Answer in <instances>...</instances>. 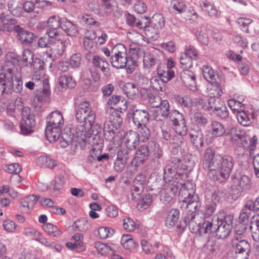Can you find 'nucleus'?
Here are the masks:
<instances>
[{
  "label": "nucleus",
  "mask_w": 259,
  "mask_h": 259,
  "mask_svg": "<svg viewBox=\"0 0 259 259\" xmlns=\"http://www.w3.org/2000/svg\"><path fill=\"white\" fill-rule=\"evenodd\" d=\"M118 129L115 128L110 121L106 120L104 122L103 132L106 140L109 141L114 147H117L121 143L120 139L117 135Z\"/></svg>",
  "instance_id": "nucleus-11"
},
{
  "label": "nucleus",
  "mask_w": 259,
  "mask_h": 259,
  "mask_svg": "<svg viewBox=\"0 0 259 259\" xmlns=\"http://www.w3.org/2000/svg\"><path fill=\"white\" fill-rule=\"evenodd\" d=\"M176 134L179 136H185L188 132V127L185 119L172 124Z\"/></svg>",
  "instance_id": "nucleus-43"
},
{
  "label": "nucleus",
  "mask_w": 259,
  "mask_h": 259,
  "mask_svg": "<svg viewBox=\"0 0 259 259\" xmlns=\"http://www.w3.org/2000/svg\"><path fill=\"white\" fill-rule=\"evenodd\" d=\"M140 136L139 134L133 131H128L124 135V144L129 150L135 149L139 145Z\"/></svg>",
  "instance_id": "nucleus-18"
},
{
  "label": "nucleus",
  "mask_w": 259,
  "mask_h": 259,
  "mask_svg": "<svg viewBox=\"0 0 259 259\" xmlns=\"http://www.w3.org/2000/svg\"><path fill=\"white\" fill-rule=\"evenodd\" d=\"M145 51L143 49L140 48L130 49L129 51L130 58L132 64H136L139 59L143 58Z\"/></svg>",
  "instance_id": "nucleus-46"
},
{
  "label": "nucleus",
  "mask_w": 259,
  "mask_h": 259,
  "mask_svg": "<svg viewBox=\"0 0 259 259\" xmlns=\"http://www.w3.org/2000/svg\"><path fill=\"white\" fill-rule=\"evenodd\" d=\"M101 151L100 146L99 147H93L90 152L88 161L90 163H93L96 160L103 161L104 160H107L109 158L108 155L107 154L101 155Z\"/></svg>",
  "instance_id": "nucleus-30"
},
{
  "label": "nucleus",
  "mask_w": 259,
  "mask_h": 259,
  "mask_svg": "<svg viewBox=\"0 0 259 259\" xmlns=\"http://www.w3.org/2000/svg\"><path fill=\"white\" fill-rule=\"evenodd\" d=\"M14 79L15 82H13V87L10 90H13L16 93H20L23 90V82L21 73L19 71L15 76Z\"/></svg>",
  "instance_id": "nucleus-60"
},
{
  "label": "nucleus",
  "mask_w": 259,
  "mask_h": 259,
  "mask_svg": "<svg viewBox=\"0 0 259 259\" xmlns=\"http://www.w3.org/2000/svg\"><path fill=\"white\" fill-rule=\"evenodd\" d=\"M36 164L40 167L44 168H54L57 164L55 160L46 156H41L37 158Z\"/></svg>",
  "instance_id": "nucleus-40"
},
{
  "label": "nucleus",
  "mask_w": 259,
  "mask_h": 259,
  "mask_svg": "<svg viewBox=\"0 0 259 259\" xmlns=\"http://www.w3.org/2000/svg\"><path fill=\"white\" fill-rule=\"evenodd\" d=\"M143 62L144 67L149 69L157 64L159 60L154 51L147 50L143 57Z\"/></svg>",
  "instance_id": "nucleus-27"
},
{
  "label": "nucleus",
  "mask_w": 259,
  "mask_h": 259,
  "mask_svg": "<svg viewBox=\"0 0 259 259\" xmlns=\"http://www.w3.org/2000/svg\"><path fill=\"white\" fill-rule=\"evenodd\" d=\"M152 199V196L150 194L145 195L137 203L138 209L140 210H143L147 208L151 204Z\"/></svg>",
  "instance_id": "nucleus-59"
},
{
  "label": "nucleus",
  "mask_w": 259,
  "mask_h": 259,
  "mask_svg": "<svg viewBox=\"0 0 259 259\" xmlns=\"http://www.w3.org/2000/svg\"><path fill=\"white\" fill-rule=\"evenodd\" d=\"M110 62L113 67L116 68H123L128 63L127 56L121 55L111 57Z\"/></svg>",
  "instance_id": "nucleus-39"
},
{
  "label": "nucleus",
  "mask_w": 259,
  "mask_h": 259,
  "mask_svg": "<svg viewBox=\"0 0 259 259\" xmlns=\"http://www.w3.org/2000/svg\"><path fill=\"white\" fill-rule=\"evenodd\" d=\"M61 128L47 125L45 135L47 139L51 143L58 140L61 135Z\"/></svg>",
  "instance_id": "nucleus-31"
},
{
  "label": "nucleus",
  "mask_w": 259,
  "mask_h": 259,
  "mask_svg": "<svg viewBox=\"0 0 259 259\" xmlns=\"http://www.w3.org/2000/svg\"><path fill=\"white\" fill-rule=\"evenodd\" d=\"M54 38L49 37V36H42L38 39L37 44L39 47L42 48L49 47V45L52 44L54 48L52 49L54 50V53L56 55L60 56L63 55L64 52L59 54L58 49L59 48L58 46L59 45L56 42L57 41Z\"/></svg>",
  "instance_id": "nucleus-25"
},
{
  "label": "nucleus",
  "mask_w": 259,
  "mask_h": 259,
  "mask_svg": "<svg viewBox=\"0 0 259 259\" xmlns=\"http://www.w3.org/2000/svg\"><path fill=\"white\" fill-rule=\"evenodd\" d=\"M32 66L34 71L33 79L36 81L40 80L45 75L44 61L36 58L34 59Z\"/></svg>",
  "instance_id": "nucleus-24"
},
{
  "label": "nucleus",
  "mask_w": 259,
  "mask_h": 259,
  "mask_svg": "<svg viewBox=\"0 0 259 259\" xmlns=\"http://www.w3.org/2000/svg\"><path fill=\"white\" fill-rule=\"evenodd\" d=\"M43 228L47 233L54 237H59L62 234L61 231L56 226L51 223L44 225Z\"/></svg>",
  "instance_id": "nucleus-47"
},
{
  "label": "nucleus",
  "mask_w": 259,
  "mask_h": 259,
  "mask_svg": "<svg viewBox=\"0 0 259 259\" xmlns=\"http://www.w3.org/2000/svg\"><path fill=\"white\" fill-rule=\"evenodd\" d=\"M73 136L75 137L78 140L85 141L87 135L85 126L83 125H79L76 126Z\"/></svg>",
  "instance_id": "nucleus-61"
},
{
  "label": "nucleus",
  "mask_w": 259,
  "mask_h": 259,
  "mask_svg": "<svg viewBox=\"0 0 259 259\" xmlns=\"http://www.w3.org/2000/svg\"><path fill=\"white\" fill-rule=\"evenodd\" d=\"M161 137L165 141H170L172 134L171 129L167 122H163L160 126Z\"/></svg>",
  "instance_id": "nucleus-54"
},
{
  "label": "nucleus",
  "mask_w": 259,
  "mask_h": 259,
  "mask_svg": "<svg viewBox=\"0 0 259 259\" xmlns=\"http://www.w3.org/2000/svg\"><path fill=\"white\" fill-rule=\"evenodd\" d=\"M34 59L33 52L29 49H25L18 61L20 63L21 65L23 66H32Z\"/></svg>",
  "instance_id": "nucleus-36"
},
{
  "label": "nucleus",
  "mask_w": 259,
  "mask_h": 259,
  "mask_svg": "<svg viewBox=\"0 0 259 259\" xmlns=\"http://www.w3.org/2000/svg\"><path fill=\"white\" fill-rule=\"evenodd\" d=\"M171 9L176 14H181L186 12L187 6L183 1L173 0L171 2Z\"/></svg>",
  "instance_id": "nucleus-55"
},
{
  "label": "nucleus",
  "mask_w": 259,
  "mask_h": 259,
  "mask_svg": "<svg viewBox=\"0 0 259 259\" xmlns=\"http://www.w3.org/2000/svg\"><path fill=\"white\" fill-rule=\"evenodd\" d=\"M180 211L177 209H171L167 213L165 223L168 227H172L176 225L180 218Z\"/></svg>",
  "instance_id": "nucleus-34"
},
{
  "label": "nucleus",
  "mask_w": 259,
  "mask_h": 259,
  "mask_svg": "<svg viewBox=\"0 0 259 259\" xmlns=\"http://www.w3.org/2000/svg\"><path fill=\"white\" fill-rule=\"evenodd\" d=\"M92 63L94 67L99 68L105 75L109 73V64L103 57L98 55L94 56L92 59Z\"/></svg>",
  "instance_id": "nucleus-29"
},
{
  "label": "nucleus",
  "mask_w": 259,
  "mask_h": 259,
  "mask_svg": "<svg viewBox=\"0 0 259 259\" xmlns=\"http://www.w3.org/2000/svg\"><path fill=\"white\" fill-rule=\"evenodd\" d=\"M73 226L79 231L84 232L90 229L91 225L85 219H80L76 221Z\"/></svg>",
  "instance_id": "nucleus-58"
},
{
  "label": "nucleus",
  "mask_w": 259,
  "mask_h": 259,
  "mask_svg": "<svg viewBox=\"0 0 259 259\" xmlns=\"http://www.w3.org/2000/svg\"><path fill=\"white\" fill-rule=\"evenodd\" d=\"M18 71L16 68H8L0 73V77L3 80L7 89L10 90L13 87V82Z\"/></svg>",
  "instance_id": "nucleus-19"
},
{
  "label": "nucleus",
  "mask_w": 259,
  "mask_h": 259,
  "mask_svg": "<svg viewBox=\"0 0 259 259\" xmlns=\"http://www.w3.org/2000/svg\"><path fill=\"white\" fill-rule=\"evenodd\" d=\"M149 119V113L146 110L137 109L133 113V123L138 127L146 125Z\"/></svg>",
  "instance_id": "nucleus-17"
},
{
  "label": "nucleus",
  "mask_w": 259,
  "mask_h": 259,
  "mask_svg": "<svg viewBox=\"0 0 259 259\" xmlns=\"http://www.w3.org/2000/svg\"><path fill=\"white\" fill-rule=\"evenodd\" d=\"M22 122L20 125L22 134L27 135L33 132L32 127L35 125L34 116L28 107H24L22 109Z\"/></svg>",
  "instance_id": "nucleus-6"
},
{
  "label": "nucleus",
  "mask_w": 259,
  "mask_h": 259,
  "mask_svg": "<svg viewBox=\"0 0 259 259\" xmlns=\"http://www.w3.org/2000/svg\"><path fill=\"white\" fill-rule=\"evenodd\" d=\"M17 37L20 42L24 46H29L36 39V35L32 32L20 27L17 30Z\"/></svg>",
  "instance_id": "nucleus-14"
},
{
  "label": "nucleus",
  "mask_w": 259,
  "mask_h": 259,
  "mask_svg": "<svg viewBox=\"0 0 259 259\" xmlns=\"http://www.w3.org/2000/svg\"><path fill=\"white\" fill-rule=\"evenodd\" d=\"M232 248L237 259H248L250 252V245L245 239L232 240Z\"/></svg>",
  "instance_id": "nucleus-9"
},
{
  "label": "nucleus",
  "mask_w": 259,
  "mask_h": 259,
  "mask_svg": "<svg viewBox=\"0 0 259 259\" xmlns=\"http://www.w3.org/2000/svg\"><path fill=\"white\" fill-rule=\"evenodd\" d=\"M127 55L126 49L121 44H116L111 50V57Z\"/></svg>",
  "instance_id": "nucleus-64"
},
{
  "label": "nucleus",
  "mask_w": 259,
  "mask_h": 259,
  "mask_svg": "<svg viewBox=\"0 0 259 259\" xmlns=\"http://www.w3.org/2000/svg\"><path fill=\"white\" fill-rule=\"evenodd\" d=\"M122 91L127 97L130 99L136 98L137 94L139 92V90L137 85L133 82H127L125 83L122 88Z\"/></svg>",
  "instance_id": "nucleus-38"
},
{
  "label": "nucleus",
  "mask_w": 259,
  "mask_h": 259,
  "mask_svg": "<svg viewBox=\"0 0 259 259\" xmlns=\"http://www.w3.org/2000/svg\"><path fill=\"white\" fill-rule=\"evenodd\" d=\"M209 131L213 137H218L224 135L226 133V128L222 123L213 120L209 125Z\"/></svg>",
  "instance_id": "nucleus-33"
},
{
  "label": "nucleus",
  "mask_w": 259,
  "mask_h": 259,
  "mask_svg": "<svg viewBox=\"0 0 259 259\" xmlns=\"http://www.w3.org/2000/svg\"><path fill=\"white\" fill-rule=\"evenodd\" d=\"M247 225L245 224H238L235 228V233L232 240L244 239L246 235Z\"/></svg>",
  "instance_id": "nucleus-57"
},
{
  "label": "nucleus",
  "mask_w": 259,
  "mask_h": 259,
  "mask_svg": "<svg viewBox=\"0 0 259 259\" xmlns=\"http://www.w3.org/2000/svg\"><path fill=\"white\" fill-rule=\"evenodd\" d=\"M80 22L83 25H90L97 30L100 28L101 24L89 15H84L80 19Z\"/></svg>",
  "instance_id": "nucleus-49"
},
{
  "label": "nucleus",
  "mask_w": 259,
  "mask_h": 259,
  "mask_svg": "<svg viewBox=\"0 0 259 259\" xmlns=\"http://www.w3.org/2000/svg\"><path fill=\"white\" fill-rule=\"evenodd\" d=\"M172 124L185 119L184 115L177 110H172L169 111L168 116Z\"/></svg>",
  "instance_id": "nucleus-63"
},
{
  "label": "nucleus",
  "mask_w": 259,
  "mask_h": 259,
  "mask_svg": "<svg viewBox=\"0 0 259 259\" xmlns=\"http://www.w3.org/2000/svg\"><path fill=\"white\" fill-rule=\"evenodd\" d=\"M62 18L55 15L51 16L47 21L46 31V34L51 38L55 39L57 41L56 42L59 45L58 49L59 54L64 52L66 48L70 45L69 39L62 38L63 33L59 30L62 28Z\"/></svg>",
  "instance_id": "nucleus-3"
},
{
  "label": "nucleus",
  "mask_w": 259,
  "mask_h": 259,
  "mask_svg": "<svg viewBox=\"0 0 259 259\" xmlns=\"http://www.w3.org/2000/svg\"><path fill=\"white\" fill-rule=\"evenodd\" d=\"M61 29L70 36H75L79 33L77 25L65 18H62Z\"/></svg>",
  "instance_id": "nucleus-28"
},
{
  "label": "nucleus",
  "mask_w": 259,
  "mask_h": 259,
  "mask_svg": "<svg viewBox=\"0 0 259 259\" xmlns=\"http://www.w3.org/2000/svg\"><path fill=\"white\" fill-rule=\"evenodd\" d=\"M75 117L79 122H89L91 125L94 122L96 114L95 111L92 110L90 103L85 101L76 107Z\"/></svg>",
  "instance_id": "nucleus-5"
},
{
  "label": "nucleus",
  "mask_w": 259,
  "mask_h": 259,
  "mask_svg": "<svg viewBox=\"0 0 259 259\" xmlns=\"http://www.w3.org/2000/svg\"><path fill=\"white\" fill-rule=\"evenodd\" d=\"M188 134L193 146L197 150L201 151L204 144V137L202 131L198 128H192Z\"/></svg>",
  "instance_id": "nucleus-12"
},
{
  "label": "nucleus",
  "mask_w": 259,
  "mask_h": 259,
  "mask_svg": "<svg viewBox=\"0 0 259 259\" xmlns=\"http://www.w3.org/2000/svg\"><path fill=\"white\" fill-rule=\"evenodd\" d=\"M59 88L61 89L73 88L75 85V81L72 77L64 75L59 77L58 79Z\"/></svg>",
  "instance_id": "nucleus-41"
},
{
  "label": "nucleus",
  "mask_w": 259,
  "mask_h": 259,
  "mask_svg": "<svg viewBox=\"0 0 259 259\" xmlns=\"http://www.w3.org/2000/svg\"><path fill=\"white\" fill-rule=\"evenodd\" d=\"M65 181L63 176L61 175L55 177L50 184L46 187V189L49 191H59L65 184Z\"/></svg>",
  "instance_id": "nucleus-37"
},
{
  "label": "nucleus",
  "mask_w": 259,
  "mask_h": 259,
  "mask_svg": "<svg viewBox=\"0 0 259 259\" xmlns=\"http://www.w3.org/2000/svg\"><path fill=\"white\" fill-rule=\"evenodd\" d=\"M180 77L186 86L191 87V90L195 89L196 77L192 71L188 69H183L180 73Z\"/></svg>",
  "instance_id": "nucleus-20"
},
{
  "label": "nucleus",
  "mask_w": 259,
  "mask_h": 259,
  "mask_svg": "<svg viewBox=\"0 0 259 259\" xmlns=\"http://www.w3.org/2000/svg\"><path fill=\"white\" fill-rule=\"evenodd\" d=\"M187 223L191 232L193 233H199L200 235L207 234L206 229H208L211 224L209 222V219H204L203 222H198V217L195 214H192L191 216H186Z\"/></svg>",
  "instance_id": "nucleus-7"
},
{
  "label": "nucleus",
  "mask_w": 259,
  "mask_h": 259,
  "mask_svg": "<svg viewBox=\"0 0 259 259\" xmlns=\"http://www.w3.org/2000/svg\"><path fill=\"white\" fill-rule=\"evenodd\" d=\"M149 20L148 18L147 20H144L143 22H139L138 26L139 29H142L144 31L147 39L156 40L158 37V30L157 28L153 27L151 23L148 24Z\"/></svg>",
  "instance_id": "nucleus-13"
},
{
  "label": "nucleus",
  "mask_w": 259,
  "mask_h": 259,
  "mask_svg": "<svg viewBox=\"0 0 259 259\" xmlns=\"http://www.w3.org/2000/svg\"><path fill=\"white\" fill-rule=\"evenodd\" d=\"M0 18L2 23V25L0 26L1 31L9 32L14 31L16 33L20 27V25H16V21L14 19L7 18L4 16H1Z\"/></svg>",
  "instance_id": "nucleus-22"
},
{
  "label": "nucleus",
  "mask_w": 259,
  "mask_h": 259,
  "mask_svg": "<svg viewBox=\"0 0 259 259\" xmlns=\"http://www.w3.org/2000/svg\"><path fill=\"white\" fill-rule=\"evenodd\" d=\"M234 217L232 215H228L224 219L220 220L218 217L214 216L212 219H209L211 224L208 229L207 228V233H216V236L219 239H224L227 237L232 229V224Z\"/></svg>",
  "instance_id": "nucleus-4"
},
{
  "label": "nucleus",
  "mask_w": 259,
  "mask_h": 259,
  "mask_svg": "<svg viewBox=\"0 0 259 259\" xmlns=\"http://www.w3.org/2000/svg\"><path fill=\"white\" fill-rule=\"evenodd\" d=\"M64 123L63 118L61 113L57 110L52 112L48 117L47 125L61 128Z\"/></svg>",
  "instance_id": "nucleus-23"
},
{
  "label": "nucleus",
  "mask_w": 259,
  "mask_h": 259,
  "mask_svg": "<svg viewBox=\"0 0 259 259\" xmlns=\"http://www.w3.org/2000/svg\"><path fill=\"white\" fill-rule=\"evenodd\" d=\"M150 142L147 144L141 145L136 150L134 160L137 163H143L147 159L150 152L151 147L150 146Z\"/></svg>",
  "instance_id": "nucleus-21"
},
{
  "label": "nucleus",
  "mask_w": 259,
  "mask_h": 259,
  "mask_svg": "<svg viewBox=\"0 0 259 259\" xmlns=\"http://www.w3.org/2000/svg\"><path fill=\"white\" fill-rule=\"evenodd\" d=\"M151 23L157 28V30L161 29L165 26V19L163 16L160 14H156L152 17Z\"/></svg>",
  "instance_id": "nucleus-56"
},
{
  "label": "nucleus",
  "mask_w": 259,
  "mask_h": 259,
  "mask_svg": "<svg viewBox=\"0 0 259 259\" xmlns=\"http://www.w3.org/2000/svg\"><path fill=\"white\" fill-rule=\"evenodd\" d=\"M150 85L153 90L157 92H164L165 90L164 82L158 75L153 76L151 78Z\"/></svg>",
  "instance_id": "nucleus-48"
},
{
  "label": "nucleus",
  "mask_w": 259,
  "mask_h": 259,
  "mask_svg": "<svg viewBox=\"0 0 259 259\" xmlns=\"http://www.w3.org/2000/svg\"><path fill=\"white\" fill-rule=\"evenodd\" d=\"M234 164L232 156L216 154L215 150L211 147H207L204 151L202 167L214 181L222 183L228 179Z\"/></svg>",
  "instance_id": "nucleus-1"
},
{
  "label": "nucleus",
  "mask_w": 259,
  "mask_h": 259,
  "mask_svg": "<svg viewBox=\"0 0 259 259\" xmlns=\"http://www.w3.org/2000/svg\"><path fill=\"white\" fill-rule=\"evenodd\" d=\"M250 229L252 233L254 240L259 242V217L253 218V220L250 222Z\"/></svg>",
  "instance_id": "nucleus-52"
},
{
  "label": "nucleus",
  "mask_w": 259,
  "mask_h": 259,
  "mask_svg": "<svg viewBox=\"0 0 259 259\" xmlns=\"http://www.w3.org/2000/svg\"><path fill=\"white\" fill-rule=\"evenodd\" d=\"M95 247L103 255L110 254L115 252L114 247L100 242L95 243Z\"/></svg>",
  "instance_id": "nucleus-51"
},
{
  "label": "nucleus",
  "mask_w": 259,
  "mask_h": 259,
  "mask_svg": "<svg viewBox=\"0 0 259 259\" xmlns=\"http://www.w3.org/2000/svg\"><path fill=\"white\" fill-rule=\"evenodd\" d=\"M140 178V177H137L133 182L131 189V195L133 200L139 199L144 190V185L141 179H139Z\"/></svg>",
  "instance_id": "nucleus-35"
},
{
  "label": "nucleus",
  "mask_w": 259,
  "mask_h": 259,
  "mask_svg": "<svg viewBox=\"0 0 259 259\" xmlns=\"http://www.w3.org/2000/svg\"><path fill=\"white\" fill-rule=\"evenodd\" d=\"M198 200L199 198L198 195H194L193 197H191V199L184 202L183 205L186 204L188 211L194 213L197 210L200 205Z\"/></svg>",
  "instance_id": "nucleus-45"
},
{
  "label": "nucleus",
  "mask_w": 259,
  "mask_h": 259,
  "mask_svg": "<svg viewBox=\"0 0 259 259\" xmlns=\"http://www.w3.org/2000/svg\"><path fill=\"white\" fill-rule=\"evenodd\" d=\"M169 111V103L167 100H163V104L152 111L153 116L155 120L161 121L168 117Z\"/></svg>",
  "instance_id": "nucleus-16"
},
{
  "label": "nucleus",
  "mask_w": 259,
  "mask_h": 259,
  "mask_svg": "<svg viewBox=\"0 0 259 259\" xmlns=\"http://www.w3.org/2000/svg\"><path fill=\"white\" fill-rule=\"evenodd\" d=\"M157 74L160 79L165 83L174 77L175 72L169 68H166L164 69L158 68Z\"/></svg>",
  "instance_id": "nucleus-42"
},
{
  "label": "nucleus",
  "mask_w": 259,
  "mask_h": 259,
  "mask_svg": "<svg viewBox=\"0 0 259 259\" xmlns=\"http://www.w3.org/2000/svg\"><path fill=\"white\" fill-rule=\"evenodd\" d=\"M83 46L91 53H95L98 50L97 41L95 40H87V38H83Z\"/></svg>",
  "instance_id": "nucleus-62"
},
{
  "label": "nucleus",
  "mask_w": 259,
  "mask_h": 259,
  "mask_svg": "<svg viewBox=\"0 0 259 259\" xmlns=\"http://www.w3.org/2000/svg\"><path fill=\"white\" fill-rule=\"evenodd\" d=\"M150 146L151 147L150 154L152 155V160L155 166H158L161 163V159L163 156V152L159 145L154 141L150 142Z\"/></svg>",
  "instance_id": "nucleus-26"
},
{
  "label": "nucleus",
  "mask_w": 259,
  "mask_h": 259,
  "mask_svg": "<svg viewBox=\"0 0 259 259\" xmlns=\"http://www.w3.org/2000/svg\"><path fill=\"white\" fill-rule=\"evenodd\" d=\"M218 106H219L213 112V113L221 119H225L228 118L229 113L225 103L223 101L220 102Z\"/></svg>",
  "instance_id": "nucleus-50"
},
{
  "label": "nucleus",
  "mask_w": 259,
  "mask_h": 259,
  "mask_svg": "<svg viewBox=\"0 0 259 259\" xmlns=\"http://www.w3.org/2000/svg\"><path fill=\"white\" fill-rule=\"evenodd\" d=\"M194 195H197L195 194L192 183L188 181L182 185L179 195V199L180 202L184 203L191 199V197Z\"/></svg>",
  "instance_id": "nucleus-15"
},
{
  "label": "nucleus",
  "mask_w": 259,
  "mask_h": 259,
  "mask_svg": "<svg viewBox=\"0 0 259 259\" xmlns=\"http://www.w3.org/2000/svg\"><path fill=\"white\" fill-rule=\"evenodd\" d=\"M237 118L238 122L243 126H249L252 123L251 118L244 112L243 109H240V111H238Z\"/></svg>",
  "instance_id": "nucleus-53"
},
{
  "label": "nucleus",
  "mask_w": 259,
  "mask_h": 259,
  "mask_svg": "<svg viewBox=\"0 0 259 259\" xmlns=\"http://www.w3.org/2000/svg\"><path fill=\"white\" fill-rule=\"evenodd\" d=\"M231 188L232 191L236 190L237 195H240L243 191L248 190L251 187L250 178L246 175L232 176Z\"/></svg>",
  "instance_id": "nucleus-10"
},
{
  "label": "nucleus",
  "mask_w": 259,
  "mask_h": 259,
  "mask_svg": "<svg viewBox=\"0 0 259 259\" xmlns=\"http://www.w3.org/2000/svg\"><path fill=\"white\" fill-rule=\"evenodd\" d=\"M202 74L204 78L213 85L210 91H217L215 95H222L223 92L219 83V75L212 68L209 66H204L202 68Z\"/></svg>",
  "instance_id": "nucleus-8"
},
{
  "label": "nucleus",
  "mask_w": 259,
  "mask_h": 259,
  "mask_svg": "<svg viewBox=\"0 0 259 259\" xmlns=\"http://www.w3.org/2000/svg\"><path fill=\"white\" fill-rule=\"evenodd\" d=\"M211 34L210 29L207 26H202L196 32V36L199 41L204 45H207L209 42V37Z\"/></svg>",
  "instance_id": "nucleus-32"
},
{
  "label": "nucleus",
  "mask_w": 259,
  "mask_h": 259,
  "mask_svg": "<svg viewBox=\"0 0 259 259\" xmlns=\"http://www.w3.org/2000/svg\"><path fill=\"white\" fill-rule=\"evenodd\" d=\"M213 92L211 93V96L208 99V109L207 111H210L213 112L215 110H216L217 108H218L219 106H218L220 102H223V101L219 99H217L216 97H218L221 96L222 95H215L214 94H217V91H212Z\"/></svg>",
  "instance_id": "nucleus-44"
},
{
  "label": "nucleus",
  "mask_w": 259,
  "mask_h": 259,
  "mask_svg": "<svg viewBox=\"0 0 259 259\" xmlns=\"http://www.w3.org/2000/svg\"><path fill=\"white\" fill-rule=\"evenodd\" d=\"M180 166L181 160L179 158L176 157L174 158L164 169L163 181L165 184L161 187L160 193L161 201L166 204L172 200L178 191L179 186L175 184L172 179Z\"/></svg>",
  "instance_id": "nucleus-2"
}]
</instances>
